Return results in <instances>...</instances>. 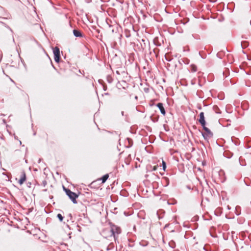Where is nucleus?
Wrapping results in <instances>:
<instances>
[{"mask_svg":"<svg viewBox=\"0 0 251 251\" xmlns=\"http://www.w3.org/2000/svg\"><path fill=\"white\" fill-rule=\"evenodd\" d=\"M63 189L65 190L66 195L74 203H76L77 201H76V199L78 197V195L76 193L72 192L70 189L65 188L64 187H63Z\"/></svg>","mask_w":251,"mask_h":251,"instance_id":"f257e3e1","label":"nucleus"},{"mask_svg":"<svg viewBox=\"0 0 251 251\" xmlns=\"http://www.w3.org/2000/svg\"><path fill=\"white\" fill-rule=\"evenodd\" d=\"M110 232L111 233V236H113L114 239H116L117 235H118L121 233V228L114 225H110Z\"/></svg>","mask_w":251,"mask_h":251,"instance_id":"f03ea898","label":"nucleus"},{"mask_svg":"<svg viewBox=\"0 0 251 251\" xmlns=\"http://www.w3.org/2000/svg\"><path fill=\"white\" fill-rule=\"evenodd\" d=\"M203 130L205 131V133L202 132V135L205 140H208L209 138L213 137V133L210 131V130L206 127L205 126H203Z\"/></svg>","mask_w":251,"mask_h":251,"instance_id":"7ed1b4c3","label":"nucleus"},{"mask_svg":"<svg viewBox=\"0 0 251 251\" xmlns=\"http://www.w3.org/2000/svg\"><path fill=\"white\" fill-rule=\"evenodd\" d=\"M53 52L54 54V59L56 62H59L60 60V50L57 47H55L53 49Z\"/></svg>","mask_w":251,"mask_h":251,"instance_id":"20e7f679","label":"nucleus"},{"mask_svg":"<svg viewBox=\"0 0 251 251\" xmlns=\"http://www.w3.org/2000/svg\"><path fill=\"white\" fill-rule=\"evenodd\" d=\"M199 122L202 127L205 126L206 122L204 119V113L203 112H201L200 114Z\"/></svg>","mask_w":251,"mask_h":251,"instance_id":"39448f33","label":"nucleus"},{"mask_svg":"<svg viewBox=\"0 0 251 251\" xmlns=\"http://www.w3.org/2000/svg\"><path fill=\"white\" fill-rule=\"evenodd\" d=\"M156 106L159 108V109L160 110V112L161 113L165 116V114H166V111H165V108L163 106V104L162 103H161V102H159V103H158L157 104H156Z\"/></svg>","mask_w":251,"mask_h":251,"instance_id":"423d86ee","label":"nucleus"},{"mask_svg":"<svg viewBox=\"0 0 251 251\" xmlns=\"http://www.w3.org/2000/svg\"><path fill=\"white\" fill-rule=\"evenodd\" d=\"M26 179V176L25 172H22L21 175V178L18 181L19 184L20 185H22L23 184V183L25 181Z\"/></svg>","mask_w":251,"mask_h":251,"instance_id":"0eeeda50","label":"nucleus"},{"mask_svg":"<svg viewBox=\"0 0 251 251\" xmlns=\"http://www.w3.org/2000/svg\"><path fill=\"white\" fill-rule=\"evenodd\" d=\"M73 34L76 37H81L83 36L82 33L79 30L76 29L73 30Z\"/></svg>","mask_w":251,"mask_h":251,"instance_id":"6e6552de","label":"nucleus"},{"mask_svg":"<svg viewBox=\"0 0 251 251\" xmlns=\"http://www.w3.org/2000/svg\"><path fill=\"white\" fill-rule=\"evenodd\" d=\"M108 177H109L108 174H107L104 175L100 179V180H101V181H102V183H104L107 180V179H108Z\"/></svg>","mask_w":251,"mask_h":251,"instance_id":"1a4fd4ad","label":"nucleus"},{"mask_svg":"<svg viewBox=\"0 0 251 251\" xmlns=\"http://www.w3.org/2000/svg\"><path fill=\"white\" fill-rule=\"evenodd\" d=\"M190 71L191 72L194 73L197 71V67L195 65H191L190 66Z\"/></svg>","mask_w":251,"mask_h":251,"instance_id":"9d476101","label":"nucleus"},{"mask_svg":"<svg viewBox=\"0 0 251 251\" xmlns=\"http://www.w3.org/2000/svg\"><path fill=\"white\" fill-rule=\"evenodd\" d=\"M57 217L58 218L60 221L62 222L63 220V216L61 214H58L57 215Z\"/></svg>","mask_w":251,"mask_h":251,"instance_id":"9b49d317","label":"nucleus"},{"mask_svg":"<svg viewBox=\"0 0 251 251\" xmlns=\"http://www.w3.org/2000/svg\"><path fill=\"white\" fill-rule=\"evenodd\" d=\"M162 167H163V170L164 171H165V169L166 168V163L164 161H162Z\"/></svg>","mask_w":251,"mask_h":251,"instance_id":"f8f14e48","label":"nucleus"},{"mask_svg":"<svg viewBox=\"0 0 251 251\" xmlns=\"http://www.w3.org/2000/svg\"><path fill=\"white\" fill-rule=\"evenodd\" d=\"M127 140L129 143V147H131L133 144L132 140L129 138H127Z\"/></svg>","mask_w":251,"mask_h":251,"instance_id":"ddd939ff","label":"nucleus"},{"mask_svg":"<svg viewBox=\"0 0 251 251\" xmlns=\"http://www.w3.org/2000/svg\"><path fill=\"white\" fill-rule=\"evenodd\" d=\"M165 59L168 61H171L172 60V58L171 57H168L166 55L165 56Z\"/></svg>","mask_w":251,"mask_h":251,"instance_id":"4468645a","label":"nucleus"},{"mask_svg":"<svg viewBox=\"0 0 251 251\" xmlns=\"http://www.w3.org/2000/svg\"><path fill=\"white\" fill-rule=\"evenodd\" d=\"M239 161L240 164V165H241V166H244V165H245L243 163H242V158H241V157H240V158H239Z\"/></svg>","mask_w":251,"mask_h":251,"instance_id":"2eb2a0df","label":"nucleus"},{"mask_svg":"<svg viewBox=\"0 0 251 251\" xmlns=\"http://www.w3.org/2000/svg\"><path fill=\"white\" fill-rule=\"evenodd\" d=\"M2 23L3 24V23ZM3 24H4V23H3ZM4 25H5V26L6 28H7L8 29H9L12 33H13V30H12V29L8 25H5V24H4Z\"/></svg>","mask_w":251,"mask_h":251,"instance_id":"dca6fc26","label":"nucleus"},{"mask_svg":"<svg viewBox=\"0 0 251 251\" xmlns=\"http://www.w3.org/2000/svg\"><path fill=\"white\" fill-rule=\"evenodd\" d=\"M31 183L30 182H28L26 183V185L28 187V188H30L31 187Z\"/></svg>","mask_w":251,"mask_h":251,"instance_id":"f3484780","label":"nucleus"},{"mask_svg":"<svg viewBox=\"0 0 251 251\" xmlns=\"http://www.w3.org/2000/svg\"><path fill=\"white\" fill-rule=\"evenodd\" d=\"M244 43H245V44H246V45H245V47H246V46H248V45H247V43H246V42H244ZM243 44H244V43H243V42H242V43H241V46H242V48H244V47H243V46H244V45H243Z\"/></svg>","mask_w":251,"mask_h":251,"instance_id":"a211bd4d","label":"nucleus"},{"mask_svg":"<svg viewBox=\"0 0 251 251\" xmlns=\"http://www.w3.org/2000/svg\"><path fill=\"white\" fill-rule=\"evenodd\" d=\"M84 0L87 3H90L92 1V0Z\"/></svg>","mask_w":251,"mask_h":251,"instance_id":"6ab92c4d","label":"nucleus"},{"mask_svg":"<svg viewBox=\"0 0 251 251\" xmlns=\"http://www.w3.org/2000/svg\"><path fill=\"white\" fill-rule=\"evenodd\" d=\"M43 185H44V186H45L46 185V184H47V182H46V181H44L43 182Z\"/></svg>","mask_w":251,"mask_h":251,"instance_id":"aec40b11","label":"nucleus"},{"mask_svg":"<svg viewBox=\"0 0 251 251\" xmlns=\"http://www.w3.org/2000/svg\"><path fill=\"white\" fill-rule=\"evenodd\" d=\"M108 81L109 82V83H111V81H112V78H110V79H108Z\"/></svg>","mask_w":251,"mask_h":251,"instance_id":"412c9836","label":"nucleus"},{"mask_svg":"<svg viewBox=\"0 0 251 251\" xmlns=\"http://www.w3.org/2000/svg\"><path fill=\"white\" fill-rule=\"evenodd\" d=\"M232 155H233V153H231V155L230 156H226V157H227V158H230Z\"/></svg>","mask_w":251,"mask_h":251,"instance_id":"4be33fe9","label":"nucleus"},{"mask_svg":"<svg viewBox=\"0 0 251 251\" xmlns=\"http://www.w3.org/2000/svg\"><path fill=\"white\" fill-rule=\"evenodd\" d=\"M69 217H70L71 218V219L72 218V214H69Z\"/></svg>","mask_w":251,"mask_h":251,"instance_id":"5701e85b","label":"nucleus"},{"mask_svg":"<svg viewBox=\"0 0 251 251\" xmlns=\"http://www.w3.org/2000/svg\"><path fill=\"white\" fill-rule=\"evenodd\" d=\"M191 84H192V85H194V84H195V82H194L193 81V80H192V81H191Z\"/></svg>","mask_w":251,"mask_h":251,"instance_id":"b1692460","label":"nucleus"},{"mask_svg":"<svg viewBox=\"0 0 251 251\" xmlns=\"http://www.w3.org/2000/svg\"><path fill=\"white\" fill-rule=\"evenodd\" d=\"M124 111H122V115L123 116L124 115Z\"/></svg>","mask_w":251,"mask_h":251,"instance_id":"393cba45","label":"nucleus"},{"mask_svg":"<svg viewBox=\"0 0 251 251\" xmlns=\"http://www.w3.org/2000/svg\"><path fill=\"white\" fill-rule=\"evenodd\" d=\"M12 39H13V42H14V38L13 36H12Z\"/></svg>","mask_w":251,"mask_h":251,"instance_id":"a878e982","label":"nucleus"},{"mask_svg":"<svg viewBox=\"0 0 251 251\" xmlns=\"http://www.w3.org/2000/svg\"><path fill=\"white\" fill-rule=\"evenodd\" d=\"M137 98H138L137 96H135V99H137Z\"/></svg>","mask_w":251,"mask_h":251,"instance_id":"bb28decb","label":"nucleus"},{"mask_svg":"<svg viewBox=\"0 0 251 251\" xmlns=\"http://www.w3.org/2000/svg\"><path fill=\"white\" fill-rule=\"evenodd\" d=\"M153 170H156V167H154Z\"/></svg>","mask_w":251,"mask_h":251,"instance_id":"cd10ccee","label":"nucleus"},{"mask_svg":"<svg viewBox=\"0 0 251 251\" xmlns=\"http://www.w3.org/2000/svg\"><path fill=\"white\" fill-rule=\"evenodd\" d=\"M250 24H251V21L250 22Z\"/></svg>","mask_w":251,"mask_h":251,"instance_id":"c85d7f7f","label":"nucleus"}]
</instances>
